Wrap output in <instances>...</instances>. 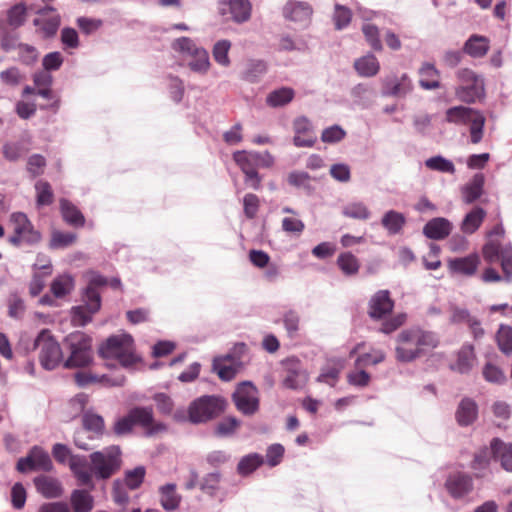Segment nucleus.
<instances>
[{"mask_svg": "<svg viewBox=\"0 0 512 512\" xmlns=\"http://www.w3.org/2000/svg\"><path fill=\"white\" fill-rule=\"evenodd\" d=\"M485 184V176L483 173H476L472 179L463 186L462 197L466 204L476 202L483 194Z\"/></svg>", "mask_w": 512, "mask_h": 512, "instance_id": "nucleus-25", "label": "nucleus"}, {"mask_svg": "<svg viewBox=\"0 0 512 512\" xmlns=\"http://www.w3.org/2000/svg\"><path fill=\"white\" fill-rule=\"evenodd\" d=\"M475 111L476 109L468 106H453L446 110L445 120L446 122L455 125H467Z\"/></svg>", "mask_w": 512, "mask_h": 512, "instance_id": "nucleus-31", "label": "nucleus"}, {"mask_svg": "<svg viewBox=\"0 0 512 512\" xmlns=\"http://www.w3.org/2000/svg\"><path fill=\"white\" fill-rule=\"evenodd\" d=\"M33 482L37 492L47 499L58 498L63 493L60 481L51 476L40 475Z\"/></svg>", "mask_w": 512, "mask_h": 512, "instance_id": "nucleus-23", "label": "nucleus"}, {"mask_svg": "<svg viewBox=\"0 0 512 512\" xmlns=\"http://www.w3.org/2000/svg\"><path fill=\"white\" fill-rule=\"evenodd\" d=\"M71 504L74 512H91L94 501L89 492L85 490H75L71 495Z\"/></svg>", "mask_w": 512, "mask_h": 512, "instance_id": "nucleus-46", "label": "nucleus"}, {"mask_svg": "<svg viewBox=\"0 0 512 512\" xmlns=\"http://www.w3.org/2000/svg\"><path fill=\"white\" fill-rule=\"evenodd\" d=\"M501 224L495 225L488 233V241L483 247V256H512V244L505 236Z\"/></svg>", "mask_w": 512, "mask_h": 512, "instance_id": "nucleus-13", "label": "nucleus"}, {"mask_svg": "<svg viewBox=\"0 0 512 512\" xmlns=\"http://www.w3.org/2000/svg\"><path fill=\"white\" fill-rule=\"evenodd\" d=\"M405 223L406 218L404 214L395 210L387 211L381 219L382 226L391 235L398 234L402 230Z\"/></svg>", "mask_w": 512, "mask_h": 512, "instance_id": "nucleus-38", "label": "nucleus"}, {"mask_svg": "<svg viewBox=\"0 0 512 512\" xmlns=\"http://www.w3.org/2000/svg\"><path fill=\"white\" fill-rule=\"evenodd\" d=\"M82 425L85 430L93 432L96 437H101L105 432V422L102 416L86 412L82 417Z\"/></svg>", "mask_w": 512, "mask_h": 512, "instance_id": "nucleus-47", "label": "nucleus"}, {"mask_svg": "<svg viewBox=\"0 0 512 512\" xmlns=\"http://www.w3.org/2000/svg\"><path fill=\"white\" fill-rule=\"evenodd\" d=\"M52 468L53 464L49 454L39 446L32 447L27 456L20 458L16 465V469L20 473L29 471L49 472Z\"/></svg>", "mask_w": 512, "mask_h": 512, "instance_id": "nucleus-11", "label": "nucleus"}, {"mask_svg": "<svg viewBox=\"0 0 512 512\" xmlns=\"http://www.w3.org/2000/svg\"><path fill=\"white\" fill-rule=\"evenodd\" d=\"M233 401L238 411L253 415L259 409L258 390L253 384L244 382L233 393Z\"/></svg>", "mask_w": 512, "mask_h": 512, "instance_id": "nucleus-12", "label": "nucleus"}, {"mask_svg": "<svg viewBox=\"0 0 512 512\" xmlns=\"http://www.w3.org/2000/svg\"><path fill=\"white\" fill-rule=\"evenodd\" d=\"M486 118L483 113L476 109L473 116H471L467 125H469L470 142L478 144L482 141L484 135Z\"/></svg>", "mask_w": 512, "mask_h": 512, "instance_id": "nucleus-43", "label": "nucleus"}, {"mask_svg": "<svg viewBox=\"0 0 512 512\" xmlns=\"http://www.w3.org/2000/svg\"><path fill=\"white\" fill-rule=\"evenodd\" d=\"M351 18H352V13L349 8H347L343 5H340V4L335 5L333 19H334L335 28L337 30H342V29L346 28L350 24Z\"/></svg>", "mask_w": 512, "mask_h": 512, "instance_id": "nucleus-63", "label": "nucleus"}, {"mask_svg": "<svg viewBox=\"0 0 512 512\" xmlns=\"http://www.w3.org/2000/svg\"><path fill=\"white\" fill-rule=\"evenodd\" d=\"M354 69L361 77H374L380 70V63L373 53L357 58L353 64Z\"/></svg>", "mask_w": 512, "mask_h": 512, "instance_id": "nucleus-28", "label": "nucleus"}, {"mask_svg": "<svg viewBox=\"0 0 512 512\" xmlns=\"http://www.w3.org/2000/svg\"><path fill=\"white\" fill-rule=\"evenodd\" d=\"M99 354L102 358L117 360L123 367H130L139 361L129 334L110 336L99 347Z\"/></svg>", "mask_w": 512, "mask_h": 512, "instance_id": "nucleus-4", "label": "nucleus"}, {"mask_svg": "<svg viewBox=\"0 0 512 512\" xmlns=\"http://www.w3.org/2000/svg\"><path fill=\"white\" fill-rule=\"evenodd\" d=\"M267 72V65L263 60H250L241 72V79L249 83H258Z\"/></svg>", "mask_w": 512, "mask_h": 512, "instance_id": "nucleus-32", "label": "nucleus"}, {"mask_svg": "<svg viewBox=\"0 0 512 512\" xmlns=\"http://www.w3.org/2000/svg\"><path fill=\"white\" fill-rule=\"evenodd\" d=\"M60 23L61 18L59 14H54L48 18H35L33 20V25L40 28L45 39H50L56 35Z\"/></svg>", "mask_w": 512, "mask_h": 512, "instance_id": "nucleus-44", "label": "nucleus"}, {"mask_svg": "<svg viewBox=\"0 0 512 512\" xmlns=\"http://www.w3.org/2000/svg\"><path fill=\"white\" fill-rule=\"evenodd\" d=\"M486 211L481 207H474L461 222V231L464 234H473L482 224Z\"/></svg>", "mask_w": 512, "mask_h": 512, "instance_id": "nucleus-33", "label": "nucleus"}, {"mask_svg": "<svg viewBox=\"0 0 512 512\" xmlns=\"http://www.w3.org/2000/svg\"><path fill=\"white\" fill-rule=\"evenodd\" d=\"M496 341L499 350L506 355H510L512 353V327L501 324L496 333Z\"/></svg>", "mask_w": 512, "mask_h": 512, "instance_id": "nucleus-49", "label": "nucleus"}, {"mask_svg": "<svg viewBox=\"0 0 512 512\" xmlns=\"http://www.w3.org/2000/svg\"><path fill=\"white\" fill-rule=\"evenodd\" d=\"M489 50V40L485 36L473 34L463 46V52L473 58H481L487 54Z\"/></svg>", "mask_w": 512, "mask_h": 512, "instance_id": "nucleus-30", "label": "nucleus"}, {"mask_svg": "<svg viewBox=\"0 0 512 512\" xmlns=\"http://www.w3.org/2000/svg\"><path fill=\"white\" fill-rule=\"evenodd\" d=\"M293 144L296 147H313L317 141L312 122L306 116L293 120Z\"/></svg>", "mask_w": 512, "mask_h": 512, "instance_id": "nucleus-16", "label": "nucleus"}, {"mask_svg": "<svg viewBox=\"0 0 512 512\" xmlns=\"http://www.w3.org/2000/svg\"><path fill=\"white\" fill-rule=\"evenodd\" d=\"M345 136H346L345 130L341 126L335 124V125L325 128L322 131L321 141L324 143H329V144L338 143L341 140H343L345 138Z\"/></svg>", "mask_w": 512, "mask_h": 512, "instance_id": "nucleus-64", "label": "nucleus"}, {"mask_svg": "<svg viewBox=\"0 0 512 512\" xmlns=\"http://www.w3.org/2000/svg\"><path fill=\"white\" fill-rule=\"evenodd\" d=\"M491 447L494 459L500 461L501 466L505 470L512 471V444H507L499 438H494L491 441Z\"/></svg>", "mask_w": 512, "mask_h": 512, "instance_id": "nucleus-29", "label": "nucleus"}, {"mask_svg": "<svg viewBox=\"0 0 512 512\" xmlns=\"http://www.w3.org/2000/svg\"><path fill=\"white\" fill-rule=\"evenodd\" d=\"M1 48L5 52H10L16 48L26 52L28 56L21 55V61L25 64H30L36 59V50L33 46L23 43H18V37L10 31L1 35Z\"/></svg>", "mask_w": 512, "mask_h": 512, "instance_id": "nucleus-21", "label": "nucleus"}, {"mask_svg": "<svg viewBox=\"0 0 512 512\" xmlns=\"http://www.w3.org/2000/svg\"><path fill=\"white\" fill-rule=\"evenodd\" d=\"M425 166L430 170L442 173L454 174L456 171L454 163L441 155L428 158L425 161Z\"/></svg>", "mask_w": 512, "mask_h": 512, "instance_id": "nucleus-50", "label": "nucleus"}, {"mask_svg": "<svg viewBox=\"0 0 512 512\" xmlns=\"http://www.w3.org/2000/svg\"><path fill=\"white\" fill-rule=\"evenodd\" d=\"M74 289V279L68 274L55 278L51 283V292L56 298H63Z\"/></svg>", "mask_w": 512, "mask_h": 512, "instance_id": "nucleus-45", "label": "nucleus"}, {"mask_svg": "<svg viewBox=\"0 0 512 512\" xmlns=\"http://www.w3.org/2000/svg\"><path fill=\"white\" fill-rule=\"evenodd\" d=\"M172 49L192 59L198 51H201L204 48L198 46L194 40L189 37H180L173 41Z\"/></svg>", "mask_w": 512, "mask_h": 512, "instance_id": "nucleus-48", "label": "nucleus"}, {"mask_svg": "<svg viewBox=\"0 0 512 512\" xmlns=\"http://www.w3.org/2000/svg\"><path fill=\"white\" fill-rule=\"evenodd\" d=\"M344 216L352 219L366 220L370 217V211L362 202L349 203L343 207Z\"/></svg>", "mask_w": 512, "mask_h": 512, "instance_id": "nucleus-57", "label": "nucleus"}, {"mask_svg": "<svg viewBox=\"0 0 512 512\" xmlns=\"http://www.w3.org/2000/svg\"><path fill=\"white\" fill-rule=\"evenodd\" d=\"M421 79L419 86L424 90H435L440 88L439 81L440 71L430 62H424L418 70Z\"/></svg>", "mask_w": 512, "mask_h": 512, "instance_id": "nucleus-26", "label": "nucleus"}, {"mask_svg": "<svg viewBox=\"0 0 512 512\" xmlns=\"http://www.w3.org/2000/svg\"><path fill=\"white\" fill-rule=\"evenodd\" d=\"M221 474L212 472L205 475L199 484L200 490L210 496H215L220 490Z\"/></svg>", "mask_w": 512, "mask_h": 512, "instance_id": "nucleus-53", "label": "nucleus"}, {"mask_svg": "<svg viewBox=\"0 0 512 512\" xmlns=\"http://www.w3.org/2000/svg\"><path fill=\"white\" fill-rule=\"evenodd\" d=\"M60 212L63 220L70 226L75 228L83 227L85 217L79 208L68 199H60Z\"/></svg>", "mask_w": 512, "mask_h": 512, "instance_id": "nucleus-27", "label": "nucleus"}, {"mask_svg": "<svg viewBox=\"0 0 512 512\" xmlns=\"http://www.w3.org/2000/svg\"><path fill=\"white\" fill-rule=\"evenodd\" d=\"M135 425L141 426L149 435L164 428L163 425L155 423L151 407H135L115 421L112 432L118 437L125 436L133 431Z\"/></svg>", "mask_w": 512, "mask_h": 512, "instance_id": "nucleus-3", "label": "nucleus"}, {"mask_svg": "<svg viewBox=\"0 0 512 512\" xmlns=\"http://www.w3.org/2000/svg\"><path fill=\"white\" fill-rule=\"evenodd\" d=\"M295 96V92L290 87H281L271 91L266 97V103L272 108H278L290 103Z\"/></svg>", "mask_w": 512, "mask_h": 512, "instance_id": "nucleus-39", "label": "nucleus"}, {"mask_svg": "<svg viewBox=\"0 0 512 512\" xmlns=\"http://www.w3.org/2000/svg\"><path fill=\"white\" fill-rule=\"evenodd\" d=\"M35 190L37 192V205L46 206L50 205L53 201V192L51 185L47 181L39 180L35 184Z\"/></svg>", "mask_w": 512, "mask_h": 512, "instance_id": "nucleus-60", "label": "nucleus"}, {"mask_svg": "<svg viewBox=\"0 0 512 512\" xmlns=\"http://www.w3.org/2000/svg\"><path fill=\"white\" fill-rule=\"evenodd\" d=\"M10 221L13 226V233L7 238L9 244L15 247H23L34 246L40 242L41 233L34 228L25 213H12Z\"/></svg>", "mask_w": 512, "mask_h": 512, "instance_id": "nucleus-7", "label": "nucleus"}, {"mask_svg": "<svg viewBox=\"0 0 512 512\" xmlns=\"http://www.w3.org/2000/svg\"><path fill=\"white\" fill-rule=\"evenodd\" d=\"M362 33L374 51H382L383 45L380 39L379 29L376 25L366 23L362 26Z\"/></svg>", "mask_w": 512, "mask_h": 512, "instance_id": "nucleus-56", "label": "nucleus"}, {"mask_svg": "<svg viewBox=\"0 0 512 512\" xmlns=\"http://www.w3.org/2000/svg\"><path fill=\"white\" fill-rule=\"evenodd\" d=\"M34 347L39 349V362L43 368L52 370L61 363L62 350L50 330L43 329L40 331L35 339Z\"/></svg>", "mask_w": 512, "mask_h": 512, "instance_id": "nucleus-9", "label": "nucleus"}, {"mask_svg": "<svg viewBox=\"0 0 512 512\" xmlns=\"http://www.w3.org/2000/svg\"><path fill=\"white\" fill-rule=\"evenodd\" d=\"M226 402L218 396H202L194 400L188 409L189 420L192 423L207 422L225 410Z\"/></svg>", "mask_w": 512, "mask_h": 512, "instance_id": "nucleus-8", "label": "nucleus"}, {"mask_svg": "<svg viewBox=\"0 0 512 512\" xmlns=\"http://www.w3.org/2000/svg\"><path fill=\"white\" fill-rule=\"evenodd\" d=\"M188 67L191 71L204 75L210 67L209 54L206 49L198 51L194 58L188 62Z\"/></svg>", "mask_w": 512, "mask_h": 512, "instance_id": "nucleus-55", "label": "nucleus"}, {"mask_svg": "<svg viewBox=\"0 0 512 512\" xmlns=\"http://www.w3.org/2000/svg\"><path fill=\"white\" fill-rule=\"evenodd\" d=\"M414 89L412 79L408 74L403 73L401 76L387 77L383 81L382 95L386 97L404 98Z\"/></svg>", "mask_w": 512, "mask_h": 512, "instance_id": "nucleus-15", "label": "nucleus"}, {"mask_svg": "<svg viewBox=\"0 0 512 512\" xmlns=\"http://www.w3.org/2000/svg\"><path fill=\"white\" fill-rule=\"evenodd\" d=\"M76 239L72 232L53 231L49 246L51 249H63L70 246Z\"/></svg>", "mask_w": 512, "mask_h": 512, "instance_id": "nucleus-59", "label": "nucleus"}, {"mask_svg": "<svg viewBox=\"0 0 512 512\" xmlns=\"http://www.w3.org/2000/svg\"><path fill=\"white\" fill-rule=\"evenodd\" d=\"M476 356L472 345H464L457 354L453 369L460 373H468L474 366Z\"/></svg>", "mask_w": 512, "mask_h": 512, "instance_id": "nucleus-36", "label": "nucleus"}, {"mask_svg": "<svg viewBox=\"0 0 512 512\" xmlns=\"http://www.w3.org/2000/svg\"><path fill=\"white\" fill-rule=\"evenodd\" d=\"M159 492L161 506L166 511H174L179 507L182 497L176 492L175 484L161 486Z\"/></svg>", "mask_w": 512, "mask_h": 512, "instance_id": "nucleus-35", "label": "nucleus"}, {"mask_svg": "<svg viewBox=\"0 0 512 512\" xmlns=\"http://www.w3.org/2000/svg\"><path fill=\"white\" fill-rule=\"evenodd\" d=\"M64 345L69 351V357L64 362L65 368L86 367L92 362V338L84 332L70 333L65 337Z\"/></svg>", "mask_w": 512, "mask_h": 512, "instance_id": "nucleus-5", "label": "nucleus"}, {"mask_svg": "<svg viewBox=\"0 0 512 512\" xmlns=\"http://www.w3.org/2000/svg\"><path fill=\"white\" fill-rule=\"evenodd\" d=\"M313 9L308 2L289 0L282 9L286 20L305 23L310 20Z\"/></svg>", "mask_w": 512, "mask_h": 512, "instance_id": "nucleus-20", "label": "nucleus"}, {"mask_svg": "<svg viewBox=\"0 0 512 512\" xmlns=\"http://www.w3.org/2000/svg\"><path fill=\"white\" fill-rule=\"evenodd\" d=\"M311 176L305 171H292L288 174L287 181L289 185L302 189L304 193L311 196L315 192V187L311 184Z\"/></svg>", "mask_w": 512, "mask_h": 512, "instance_id": "nucleus-40", "label": "nucleus"}, {"mask_svg": "<svg viewBox=\"0 0 512 512\" xmlns=\"http://www.w3.org/2000/svg\"><path fill=\"white\" fill-rule=\"evenodd\" d=\"M484 94L485 89L483 79L468 84H461L455 89L456 97L460 101L469 104L480 100L482 97H484Z\"/></svg>", "mask_w": 512, "mask_h": 512, "instance_id": "nucleus-24", "label": "nucleus"}, {"mask_svg": "<svg viewBox=\"0 0 512 512\" xmlns=\"http://www.w3.org/2000/svg\"><path fill=\"white\" fill-rule=\"evenodd\" d=\"M234 162L238 165L240 170L244 173V182L246 185L254 190H259L261 187L262 178L257 172L255 161L251 151L238 150L232 154Z\"/></svg>", "mask_w": 512, "mask_h": 512, "instance_id": "nucleus-14", "label": "nucleus"}, {"mask_svg": "<svg viewBox=\"0 0 512 512\" xmlns=\"http://www.w3.org/2000/svg\"><path fill=\"white\" fill-rule=\"evenodd\" d=\"M394 308V300L388 290L377 291L369 300L368 315L374 320L384 319Z\"/></svg>", "mask_w": 512, "mask_h": 512, "instance_id": "nucleus-17", "label": "nucleus"}, {"mask_svg": "<svg viewBox=\"0 0 512 512\" xmlns=\"http://www.w3.org/2000/svg\"><path fill=\"white\" fill-rule=\"evenodd\" d=\"M145 468L138 466L133 470H129L125 474L124 485L131 490H135L141 486L145 477Z\"/></svg>", "mask_w": 512, "mask_h": 512, "instance_id": "nucleus-61", "label": "nucleus"}, {"mask_svg": "<svg viewBox=\"0 0 512 512\" xmlns=\"http://www.w3.org/2000/svg\"><path fill=\"white\" fill-rule=\"evenodd\" d=\"M453 229V224L444 217H435L429 220L423 227V234L432 240L445 239Z\"/></svg>", "mask_w": 512, "mask_h": 512, "instance_id": "nucleus-22", "label": "nucleus"}, {"mask_svg": "<svg viewBox=\"0 0 512 512\" xmlns=\"http://www.w3.org/2000/svg\"><path fill=\"white\" fill-rule=\"evenodd\" d=\"M213 370L217 373L219 378L224 381L232 380L237 374V367L233 364L231 355L214 359Z\"/></svg>", "mask_w": 512, "mask_h": 512, "instance_id": "nucleus-37", "label": "nucleus"}, {"mask_svg": "<svg viewBox=\"0 0 512 512\" xmlns=\"http://www.w3.org/2000/svg\"><path fill=\"white\" fill-rule=\"evenodd\" d=\"M218 12L222 17L236 24H243L250 20L252 4L250 0H220Z\"/></svg>", "mask_w": 512, "mask_h": 512, "instance_id": "nucleus-10", "label": "nucleus"}, {"mask_svg": "<svg viewBox=\"0 0 512 512\" xmlns=\"http://www.w3.org/2000/svg\"><path fill=\"white\" fill-rule=\"evenodd\" d=\"M107 279L99 274L91 273L85 290V304L72 308L71 321L75 326H85L92 320L93 314L101 307L98 288L106 286Z\"/></svg>", "mask_w": 512, "mask_h": 512, "instance_id": "nucleus-2", "label": "nucleus"}, {"mask_svg": "<svg viewBox=\"0 0 512 512\" xmlns=\"http://www.w3.org/2000/svg\"><path fill=\"white\" fill-rule=\"evenodd\" d=\"M478 265V258H453L449 262L452 273L466 276L474 274Z\"/></svg>", "mask_w": 512, "mask_h": 512, "instance_id": "nucleus-42", "label": "nucleus"}, {"mask_svg": "<svg viewBox=\"0 0 512 512\" xmlns=\"http://www.w3.org/2000/svg\"><path fill=\"white\" fill-rule=\"evenodd\" d=\"M29 152V146L24 140L7 142L3 145L2 153L6 160L16 162Z\"/></svg>", "mask_w": 512, "mask_h": 512, "instance_id": "nucleus-41", "label": "nucleus"}, {"mask_svg": "<svg viewBox=\"0 0 512 512\" xmlns=\"http://www.w3.org/2000/svg\"><path fill=\"white\" fill-rule=\"evenodd\" d=\"M69 468L72 471L74 477L77 479L79 485L87 486L90 489L94 488V472L92 469V464L88 463V460L85 456L74 455L71 457V461H69Z\"/></svg>", "mask_w": 512, "mask_h": 512, "instance_id": "nucleus-19", "label": "nucleus"}, {"mask_svg": "<svg viewBox=\"0 0 512 512\" xmlns=\"http://www.w3.org/2000/svg\"><path fill=\"white\" fill-rule=\"evenodd\" d=\"M439 345L436 333L420 327L402 330L396 338L395 357L407 363L423 357Z\"/></svg>", "mask_w": 512, "mask_h": 512, "instance_id": "nucleus-1", "label": "nucleus"}, {"mask_svg": "<svg viewBox=\"0 0 512 512\" xmlns=\"http://www.w3.org/2000/svg\"><path fill=\"white\" fill-rule=\"evenodd\" d=\"M26 20V6L18 3L11 6L7 11V23L13 29L21 27Z\"/></svg>", "mask_w": 512, "mask_h": 512, "instance_id": "nucleus-51", "label": "nucleus"}, {"mask_svg": "<svg viewBox=\"0 0 512 512\" xmlns=\"http://www.w3.org/2000/svg\"><path fill=\"white\" fill-rule=\"evenodd\" d=\"M263 464V457L260 454L253 453L244 456L237 466V471L241 475H248L254 472Z\"/></svg>", "mask_w": 512, "mask_h": 512, "instance_id": "nucleus-52", "label": "nucleus"}, {"mask_svg": "<svg viewBox=\"0 0 512 512\" xmlns=\"http://www.w3.org/2000/svg\"><path fill=\"white\" fill-rule=\"evenodd\" d=\"M385 353L380 349H371L368 353H363L355 360L356 368H365L369 365H376L384 361Z\"/></svg>", "mask_w": 512, "mask_h": 512, "instance_id": "nucleus-54", "label": "nucleus"}, {"mask_svg": "<svg viewBox=\"0 0 512 512\" xmlns=\"http://www.w3.org/2000/svg\"><path fill=\"white\" fill-rule=\"evenodd\" d=\"M477 417V405L476 403L469 399H463L456 411V419L459 425L468 426L474 422Z\"/></svg>", "mask_w": 512, "mask_h": 512, "instance_id": "nucleus-34", "label": "nucleus"}, {"mask_svg": "<svg viewBox=\"0 0 512 512\" xmlns=\"http://www.w3.org/2000/svg\"><path fill=\"white\" fill-rule=\"evenodd\" d=\"M445 488L451 497L459 499L473 490L472 477L464 472L450 473L445 481Z\"/></svg>", "mask_w": 512, "mask_h": 512, "instance_id": "nucleus-18", "label": "nucleus"}, {"mask_svg": "<svg viewBox=\"0 0 512 512\" xmlns=\"http://www.w3.org/2000/svg\"><path fill=\"white\" fill-rule=\"evenodd\" d=\"M89 459L94 476L97 479L106 480L111 478L121 468V449L117 445H112L101 451L91 453Z\"/></svg>", "mask_w": 512, "mask_h": 512, "instance_id": "nucleus-6", "label": "nucleus"}, {"mask_svg": "<svg viewBox=\"0 0 512 512\" xmlns=\"http://www.w3.org/2000/svg\"><path fill=\"white\" fill-rule=\"evenodd\" d=\"M231 48V42L229 40H219L214 44L212 54L214 60L221 66L227 67L230 64L228 52Z\"/></svg>", "mask_w": 512, "mask_h": 512, "instance_id": "nucleus-58", "label": "nucleus"}, {"mask_svg": "<svg viewBox=\"0 0 512 512\" xmlns=\"http://www.w3.org/2000/svg\"><path fill=\"white\" fill-rule=\"evenodd\" d=\"M46 158L41 154H32L27 160V171L32 178L43 174V170L46 167Z\"/></svg>", "mask_w": 512, "mask_h": 512, "instance_id": "nucleus-62", "label": "nucleus"}]
</instances>
